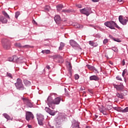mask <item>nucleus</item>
<instances>
[{
	"instance_id": "nucleus-1",
	"label": "nucleus",
	"mask_w": 128,
	"mask_h": 128,
	"mask_svg": "<svg viewBox=\"0 0 128 128\" xmlns=\"http://www.w3.org/2000/svg\"><path fill=\"white\" fill-rule=\"evenodd\" d=\"M62 100V98L59 97H57L54 100L52 99V95L49 96L47 99V104L49 108H51L52 110H54L55 108L54 106H52V104H60Z\"/></svg>"
},
{
	"instance_id": "nucleus-2",
	"label": "nucleus",
	"mask_w": 128,
	"mask_h": 128,
	"mask_svg": "<svg viewBox=\"0 0 128 128\" xmlns=\"http://www.w3.org/2000/svg\"><path fill=\"white\" fill-rule=\"evenodd\" d=\"M66 114H60L56 119V124L55 126L56 128H62V124L66 120Z\"/></svg>"
},
{
	"instance_id": "nucleus-3",
	"label": "nucleus",
	"mask_w": 128,
	"mask_h": 128,
	"mask_svg": "<svg viewBox=\"0 0 128 128\" xmlns=\"http://www.w3.org/2000/svg\"><path fill=\"white\" fill-rule=\"evenodd\" d=\"M104 25L111 30H115L114 28H120L118 25L114 20L107 21L104 23Z\"/></svg>"
},
{
	"instance_id": "nucleus-4",
	"label": "nucleus",
	"mask_w": 128,
	"mask_h": 128,
	"mask_svg": "<svg viewBox=\"0 0 128 128\" xmlns=\"http://www.w3.org/2000/svg\"><path fill=\"white\" fill-rule=\"evenodd\" d=\"M1 44L4 50H10V41L8 38H2L1 40Z\"/></svg>"
},
{
	"instance_id": "nucleus-5",
	"label": "nucleus",
	"mask_w": 128,
	"mask_h": 128,
	"mask_svg": "<svg viewBox=\"0 0 128 128\" xmlns=\"http://www.w3.org/2000/svg\"><path fill=\"white\" fill-rule=\"evenodd\" d=\"M15 86H16V89L18 90H24L25 88L22 84V80L20 78H17L16 82L15 83Z\"/></svg>"
},
{
	"instance_id": "nucleus-6",
	"label": "nucleus",
	"mask_w": 128,
	"mask_h": 128,
	"mask_svg": "<svg viewBox=\"0 0 128 128\" xmlns=\"http://www.w3.org/2000/svg\"><path fill=\"white\" fill-rule=\"evenodd\" d=\"M118 20L122 24V26H126L128 22V18H123L122 16H120L118 17Z\"/></svg>"
},
{
	"instance_id": "nucleus-7",
	"label": "nucleus",
	"mask_w": 128,
	"mask_h": 128,
	"mask_svg": "<svg viewBox=\"0 0 128 128\" xmlns=\"http://www.w3.org/2000/svg\"><path fill=\"white\" fill-rule=\"evenodd\" d=\"M22 100L24 104H25L26 105L28 108H32V106H34V105L32 102H30V100L26 98H22Z\"/></svg>"
},
{
	"instance_id": "nucleus-8",
	"label": "nucleus",
	"mask_w": 128,
	"mask_h": 128,
	"mask_svg": "<svg viewBox=\"0 0 128 128\" xmlns=\"http://www.w3.org/2000/svg\"><path fill=\"white\" fill-rule=\"evenodd\" d=\"M34 114L32 112H28L26 114V118L28 122H30V120H34Z\"/></svg>"
},
{
	"instance_id": "nucleus-9",
	"label": "nucleus",
	"mask_w": 128,
	"mask_h": 128,
	"mask_svg": "<svg viewBox=\"0 0 128 128\" xmlns=\"http://www.w3.org/2000/svg\"><path fill=\"white\" fill-rule=\"evenodd\" d=\"M80 12L82 14H85L87 16H88L90 14V12L88 8H84L80 10Z\"/></svg>"
},
{
	"instance_id": "nucleus-10",
	"label": "nucleus",
	"mask_w": 128,
	"mask_h": 128,
	"mask_svg": "<svg viewBox=\"0 0 128 128\" xmlns=\"http://www.w3.org/2000/svg\"><path fill=\"white\" fill-rule=\"evenodd\" d=\"M45 110L46 112L49 114H50V116H55L56 114V112H54V110H52L47 107L45 108Z\"/></svg>"
},
{
	"instance_id": "nucleus-11",
	"label": "nucleus",
	"mask_w": 128,
	"mask_h": 128,
	"mask_svg": "<svg viewBox=\"0 0 128 128\" xmlns=\"http://www.w3.org/2000/svg\"><path fill=\"white\" fill-rule=\"evenodd\" d=\"M70 44L72 48H78V46H80V45L74 40H70Z\"/></svg>"
},
{
	"instance_id": "nucleus-12",
	"label": "nucleus",
	"mask_w": 128,
	"mask_h": 128,
	"mask_svg": "<svg viewBox=\"0 0 128 128\" xmlns=\"http://www.w3.org/2000/svg\"><path fill=\"white\" fill-rule=\"evenodd\" d=\"M114 88H116V90L120 92V90H124V85L122 84L119 85L114 84Z\"/></svg>"
},
{
	"instance_id": "nucleus-13",
	"label": "nucleus",
	"mask_w": 128,
	"mask_h": 128,
	"mask_svg": "<svg viewBox=\"0 0 128 128\" xmlns=\"http://www.w3.org/2000/svg\"><path fill=\"white\" fill-rule=\"evenodd\" d=\"M8 22V20L6 18L3 16H0V24H6Z\"/></svg>"
},
{
	"instance_id": "nucleus-14",
	"label": "nucleus",
	"mask_w": 128,
	"mask_h": 128,
	"mask_svg": "<svg viewBox=\"0 0 128 128\" xmlns=\"http://www.w3.org/2000/svg\"><path fill=\"white\" fill-rule=\"evenodd\" d=\"M100 80V78L97 76H92L90 77V80H95L96 82L98 80Z\"/></svg>"
},
{
	"instance_id": "nucleus-15",
	"label": "nucleus",
	"mask_w": 128,
	"mask_h": 128,
	"mask_svg": "<svg viewBox=\"0 0 128 128\" xmlns=\"http://www.w3.org/2000/svg\"><path fill=\"white\" fill-rule=\"evenodd\" d=\"M36 118L38 120H44V116L42 114H36Z\"/></svg>"
},
{
	"instance_id": "nucleus-16",
	"label": "nucleus",
	"mask_w": 128,
	"mask_h": 128,
	"mask_svg": "<svg viewBox=\"0 0 128 128\" xmlns=\"http://www.w3.org/2000/svg\"><path fill=\"white\" fill-rule=\"evenodd\" d=\"M72 128H80V123L78 122H75L72 123Z\"/></svg>"
},
{
	"instance_id": "nucleus-17",
	"label": "nucleus",
	"mask_w": 128,
	"mask_h": 128,
	"mask_svg": "<svg viewBox=\"0 0 128 128\" xmlns=\"http://www.w3.org/2000/svg\"><path fill=\"white\" fill-rule=\"evenodd\" d=\"M72 26L76 28H84V26L82 25H80L78 23H73Z\"/></svg>"
},
{
	"instance_id": "nucleus-18",
	"label": "nucleus",
	"mask_w": 128,
	"mask_h": 128,
	"mask_svg": "<svg viewBox=\"0 0 128 128\" xmlns=\"http://www.w3.org/2000/svg\"><path fill=\"white\" fill-rule=\"evenodd\" d=\"M89 44L91 46H94L96 48V46H98V44L96 42H94L92 41H90L89 42Z\"/></svg>"
},
{
	"instance_id": "nucleus-19",
	"label": "nucleus",
	"mask_w": 128,
	"mask_h": 128,
	"mask_svg": "<svg viewBox=\"0 0 128 128\" xmlns=\"http://www.w3.org/2000/svg\"><path fill=\"white\" fill-rule=\"evenodd\" d=\"M116 96L117 98H121V100H122L124 98V94L122 93L120 94L118 92L116 93Z\"/></svg>"
},
{
	"instance_id": "nucleus-20",
	"label": "nucleus",
	"mask_w": 128,
	"mask_h": 128,
	"mask_svg": "<svg viewBox=\"0 0 128 128\" xmlns=\"http://www.w3.org/2000/svg\"><path fill=\"white\" fill-rule=\"evenodd\" d=\"M54 20L56 22H58L60 20V16L58 15H56L54 16Z\"/></svg>"
},
{
	"instance_id": "nucleus-21",
	"label": "nucleus",
	"mask_w": 128,
	"mask_h": 128,
	"mask_svg": "<svg viewBox=\"0 0 128 128\" xmlns=\"http://www.w3.org/2000/svg\"><path fill=\"white\" fill-rule=\"evenodd\" d=\"M24 84H25V86H30V82L27 80H24Z\"/></svg>"
},
{
	"instance_id": "nucleus-22",
	"label": "nucleus",
	"mask_w": 128,
	"mask_h": 128,
	"mask_svg": "<svg viewBox=\"0 0 128 128\" xmlns=\"http://www.w3.org/2000/svg\"><path fill=\"white\" fill-rule=\"evenodd\" d=\"M12 58H13V62H18V60H20V58H18V56H12Z\"/></svg>"
},
{
	"instance_id": "nucleus-23",
	"label": "nucleus",
	"mask_w": 128,
	"mask_h": 128,
	"mask_svg": "<svg viewBox=\"0 0 128 128\" xmlns=\"http://www.w3.org/2000/svg\"><path fill=\"white\" fill-rule=\"evenodd\" d=\"M3 116L8 120H10V116L6 113L3 114Z\"/></svg>"
},
{
	"instance_id": "nucleus-24",
	"label": "nucleus",
	"mask_w": 128,
	"mask_h": 128,
	"mask_svg": "<svg viewBox=\"0 0 128 128\" xmlns=\"http://www.w3.org/2000/svg\"><path fill=\"white\" fill-rule=\"evenodd\" d=\"M64 47V42H61L60 43V46L58 48L60 50H62V48Z\"/></svg>"
},
{
	"instance_id": "nucleus-25",
	"label": "nucleus",
	"mask_w": 128,
	"mask_h": 128,
	"mask_svg": "<svg viewBox=\"0 0 128 128\" xmlns=\"http://www.w3.org/2000/svg\"><path fill=\"white\" fill-rule=\"evenodd\" d=\"M68 70L70 72V74H72V64L70 63H69L68 64Z\"/></svg>"
},
{
	"instance_id": "nucleus-26",
	"label": "nucleus",
	"mask_w": 128,
	"mask_h": 128,
	"mask_svg": "<svg viewBox=\"0 0 128 128\" xmlns=\"http://www.w3.org/2000/svg\"><path fill=\"white\" fill-rule=\"evenodd\" d=\"M2 14H4V16H6V18H10V16H8L6 11H2Z\"/></svg>"
},
{
	"instance_id": "nucleus-27",
	"label": "nucleus",
	"mask_w": 128,
	"mask_h": 128,
	"mask_svg": "<svg viewBox=\"0 0 128 128\" xmlns=\"http://www.w3.org/2000/svg\"><path fill=\"white\" fill-rule=\"evenodd\" d=\"M57 8V10H62V8H64V5L62 4H60L57 6H56Z\"/></svg>"
},
{
	"instance_id": "nucleus-28",
	"label": "nucleus",
	"mask_w": 128,
	"mask_h": 128,
	"mask_svg": "<svg viewBox=\"0 0 128 128\" xmlns=\"http://www.w3.org/2000/svg\"><path fill=\"white\" fill-rule=\"evenodd\" d=\"M86 67L88 68V70H94V66H92L90 64H87L86 65Z\"/></svg>"
},
{
	"instance_id": "nucleus-29",
	"label": "nucleus",
	"mask_w": 128,
	"mask_h": 128,
	"mask_svg": "<svg viewBox=\"0 0 128 128\" xmlns=\"http://www.w3.org/2000/svg\"><path fill=\"white\" fill-rule=\"evenodd\" d=\"M14 46L17 48H22V44H20V43L16 42L14 44Z\"/></svg>"
},
{
	"instance_id": "nucleus-30",
	"label": "nucleus",
	"mask_w": 128,
	"mask_h": 128,
	"mask_svg": "<svg viewBox=\"0 0 128 128\" xmlns=\"http://www.w3.org/2000/svg\"><path fill=\"white\" fill-rule=\"evenodd\" d=\"M38 124L42 126H44V120H38Z\"/></svg>"
},
{
	"instance_id": "nucleus-31",
	"label": "nucleus",
	"mask_w": 128,
	"mask_h": 128,
	"mask_svg": "<svg viewBox=\"0 0 128 128\" xmlns=\"http://www.w3.org/2000/svg\"><path fill=\"white\" fill-rule=\"evenodd\" d=\"M112 50L115 52H118V48L116 47H112Z\"/></svg>"
},
{
	"instance_id": "nucleus-32",
	"label": "nucleus",
	"mask_w": 128,
	"mask_h": 128,
	"mask_svg": "<svg viewBox=\"0 0 128 128\" xmlns=\"http://www.w3.org/2000/svg\"><path fill=\"white\" fill-rule=\"evenodd\" d=\"M20 12H16V14H15L16 18H18V16H20Z\"/></svg>"
},
{
	"instance_id": "nucleus-33",
	"label": "nucleus",
	"mask_w": 128,
	"mask_h": 128,
	"mask_svg": "<svg viewBox=\"0 0 128 128\" xmlns=\"http://www.w3.org/2000/svg\"><path fill=\"white\" fill-rule=\"evenodd\" d=\"M32 48V46H30V45H25L22 46V48Z\"/></svg>"
},
{
	"instance_id": "nucleus-34",
	"label": "nucleus",
	"mask_w": 128,
	"mask_h": 128,
	"mask_svg": "<svg viewBox=\"0 0 128 128\" xmlns=\"http://www.w3.org/2000/svg\"><path fill=\"white\" fill-rule=\"evenodd\" d=\"M6 76L10 78H12V75L10 73L7 72Z\"/></svg>"
},
{
	"instance_id": "nucleus-35",
	"label": "nucleus",
	"mask_w": 128,
	"mask_h": 128,
	"mask_svg": "<svg viewBox=\"0 0 128 128\" xmlns=\"http://www.w3.org/2000/svg\"><path fill=\"white\" fill-rule=\"evenodd\" d=\"M122 112H128V106L122 110Z\"/></svg>"
},
{
	"instance_id": "nucleus-36",
	"label": "nucleus",
	"mask_w": 128,
	"mask_h": 128,
	"mask_svg": "<svg viewBox=\"0 0 128 128\" xmlns=\"http://www.w3.org/2000/svg\"><path fill=\"white\" fill-rule=\"evenodd\" d=\"M108 38L104 39L103 41V44H108Z\"/></svg>"
},
{
	"instance_id": "nucleus-37",
	"label": "nucleus",
	"mask_w": 128,
	"mask_h": 128,
	"mask_svg": "<svg viewBox=\"0 0 128 128\" xmlns=\"http://www.w3.org/2000/svg\"><path fill=\"white\" fill-rule=\"evenodd\" d=\"M114 40V42H122L120 39L118 38H113Z\"/></svg>"
},
{
	"instance_id": "nucleus-38",
	"label": "nucleus",
	"mask_w": 128,
	"mask_h": 128,
	"mask_svg": "<svg viewBox=\"0 0 128 128\" xmlns=\"http://www.w3.org/2000/svg\"><path fill=\"white\" fill-rule=\"evenodd\" d=\"M94 72H97L98 74V69L94 67L93 70H92Z\"/></svg>"
},
{
	"instance_id": "nucleus-39",
	"label": "nucleus",
	"mask_w": 128,
	"mask_h": 128,
	"mask_svg": "<svg viewBox=\"0 0 128 128\" xmlns=\"http://www.w3.org/2000/svg\"><path fill=\"white\" fill-rule=\"evenodd\" d=\"M74 78L76 80H78L80 78V76L78 74H76L74 76Z\"/></svg>"
},
{
	"instance_id": "nucleus-40",
	"label": "nucleus",
	"mask_w": 128,
	"mask_h": 128,
	"mask_svg": "<svg viewBox=\"0 0 128 128\" xmlns=\"http://www.w3.org/2000/svg\"><path fill=\"white\" fill-rule=\"evenodd\" d=\"M8 62H14V59L12 58V56L8 58Z\"/></svg>"
},
{
	"instance_id": "nucleus-41",
	"label": "nucleus",
	"mask_w": 128,
	"mask_h": 128,
	"mask_svg": "<svg viewBox=\"0 0 128 128\" xmlns=\"http://www.w3.org/2000/svg\"><path fill=\"white\" fill-rule=\"evenodd\" d=\"M126 74V70H124L122 74V76H124V74Z\"/></svg>"
},
{
	"instance_id": "nucleus-42",
	"label": "nucleus",
	"mask_w": 128,
	"mask_h": 128,
	"mask_svg": "<svg viewBox=\"0 0 128 128\" xmlns=\"http://www.w3.org/2000/svg\"><path fill=\"white\" fill-rule=\"evenodd\" d=\"M76 6L78 8H82V4H77Z\"/></svg>"
},
{
	"instance_id": "nucleus-43",
	"label": "nucleus",
	"mask_w": 128,
	"mask_h": 128,
	"mask_svg": "<svg viewBox=\"0 0 128 128\" xmlns=\"http://www.w3.org/2000/svg\"><path fill=\"white\" fill-rule=\"evenodd\" d=\"M116 80H122V78L118 76L116 77Z\"/></svg>"
},
{
	"instance_id": "nucleus-44",
	"label": "nucleus",
	"mask_w": 128,
	"mask_h": 128,
	"mask_svg": "<svg viewBox=\"0 0 128 128\" xmlns=\"http://www.w3.org/2000/svg\"><path fill=\"white\" fill-rule=\"evenodd\" d=\"M50 52V50H45V54H48Z\"/></svg>"
},
{
	"instance_id": "nucleus-45",
	"label": "nucleus",
	"mask_w": 128,
	"mask_h": 128,
	"mask_svg": "<svg viewBox=\"0 0 128 128\" xmlns=\"http://www.w3.org/2000/svg\"><path fill=\"white\" fill-rule=\"evenodd\" d=\"M50 6H46V8H45V10H46L47 12H48L50 10Z\"/></svg>"
},
{
	"instance_id": "nucleus-46",
	"label": "nucleus",
	"mask_w": 128,
	"mask_h": 128,
	"mask_svg": "<svg viewBox=\"0 0 128 128\" xmlns=\"http://www.w3.org/2000/svg\"><path fill=\"white\" fill-rule=\"evenodd\" d=\"M52 58H53L54 60H56V58H58V56L56 55L52 56Z\"/></svg>"
},
{
	"instance_id": "nucleus-47",
	"label": "nucleus",
	"mask_w": 128,
	"mask_h": 128,
	"mask_svg": "<svg viewBox=\"0 0 128 128\" xmlns=\"http://www.w3.org/2000/svg\"><path fill=\"white\" fill-rule=\"evenodd\" d=\"M88 92H90V94H93L92 90L91 89H88Z\"/></svg>"
},
{
	"instance_id": "nucleus-48",
	"label": "nucleus",
	"mask_w": 128,
	"mask_h": 128,
	"mask_svg": "<svg viewBox=\"0 0 128 128\" xmlns=\"http://www.w3.org/2000/svg\"><path fill=\"white\" fill-rule=\"evenodd\" d=\"M62 12H68V10H62Z\"/></svg>"
},
{
	"instance_id": "nucleus-49",
	"label": "nucleus",
	"mask_w": 128,
	"mask_h": 128,
	"mask_svg": "<svg viewBox=\"0 0 128 128\" xmlns=\"http://www.w3.org/2000/svg\"><path fill=\"white\" fill-rule=\"evenodd\" d=\"M100 0H92V2H99Z\"/></svg>"
},
{
	"instance_id": "nucleus-50",
	"label": "nucleus",
	"mask_w": 128,
	"mask_h": 128,
	"mask_svg": "<svg viewBox=\"0 0 128 128\" xmlns=\"http://www.w3.org/2000/svg\"><path fill=\"white\" fill-rule=\"evenodd\" d=\"M125 62H124V60H122V66H124V64H125Z\"/></svg>"
},
{
	"instance_id": "nucleus-51",
	"label": "nucleus",
	"mask_w": 128,
	"mask_h": 128,
	"mask_svg": "<svg viewBox=\"0 0 128 128\" xmlns=\"http://www.w3.org/2000/svg\"><path fill=\"white\" fill-rule=\"evenodd\" d=\"M46 68H48V70H50V66H46Z\"/></svg>"
},
{
	"instance_id": "nucleus-52",
	"label": "nucleus",
	"mask_w": 128,
	"mask_h": 128,
	"mask_svg": "<svg viewBox=\"0 0 128 128\" xmlns=\"http://www.w3.org/2000/svg\"><path fill=\"white\" fill-rule=\"evenodd\" d=\"M42 54H46V50H42Z\"/></svg>"
},
{
	"instance_id": "nucleus-53",
	"label": "nucleus",
	"mask_w": 128,
	"mask_h": 128,
	"mask_svg": "<svg viewBox=\"0 0 128 128\" xmlns=\"http://www.w3.org/2000/svg\"><path fill=\"white\" fill-rule=\"evenodd\" d=\"M4 72V69H1V70H0V72Z\"/></svg>"
},
{
	"instance_id": "nucleus-54",
	"label": "nucleus",
	"mask_w": 128,
	"mask_h": 128,
	"mask_svg": "<svg viewBox=\"0 0 128 128\" xmlns=\"http://www.w3.org/2000/svg\"><path fill=\"white\" fill-rule=\"evenodd\" d=\"M28 128H32V126H30V125H28Z\"/></svg>"
},
{
	"instance_id": "nucleus-55",
	"label": "nucleus",
	"mask_w": 128,
	"mask_h": 128,
	"mask_svg": "<svg viewBox=\"0 0 128 128\" xmlns=\"http://www.w3.org/2000/svg\"><path fill=\"white\" fill-rule=\"evenodd\" d=\"M118 2H122V0H118Z\"/></svg>"
},
{
	"instance_id": "nucleus-56",
	"label": "nucleus",
	"mask_w": 128,
	"mask_h": 128,
	"mask_svg": "<svg viewBox=\"0 0 128 128\" xmlns=\"http://www.w3.org/2000/svg\"><path fill=\"white\" fill-rule=\"evenodd\" d=\"M98 115H95V118H98Z\"/></svg>"
},
{
	"instance_id": "nucleus-57",
	"label": "nucleus",
	"mask_w": 128,
	"mask_h": 128,
	"mask_svg": "<svg viewBox=\"0 0 128 128\" xmlns=\"http://www.w3.org/2000/svg\"><path fill=\"white\" fill-rule=\"evenodd\" d=\"M103 114H104L105 116H106V113L105 112H103Z\"/></svg>"
},
{
	"instance_id": "nucleus-58",
	"label": "nucleus",
	"mask_w": 128,
	"mask_h": 128,
	"mask_svg": "<svg viewBox=\"0 0 128 128\" xmlns=\"http://www.w3.org/2000/svg\"><path fill=\"white\" fill-rule=\"evenodd\" d=\"M49 126L50 128H54V126H50V124H49Z\"/></svg>"
},
{
	"instance_id": "nucleus-59",
	"label": "nucleus",
	"mask_w": 128,
	"mask_h": 128,
	"mask_svg": "<svg viewBox=\"0 0 128 128\" xmlns=\"http://www.w3.org/2000/svg\"><path fill=\"white\" fill-rule=\"evenodd\" d=\"M33 22H34L35 24H36V21H35L34 20H33Z\"/></svg>"
},
{
	"instance_id": "nucleus-60",
	"label": "nucleus",
	"mask_w": 128,
	"mask_h": 128,
	"mask_svg": "<svg viewBox=\"0 0 128 128\" xmlns=\"http://www.w3.org/2000/svg\"><path fill=\"white\" fill-rule=\"evenodd\" d=\"M86 128H90V126H86Z\"/></svg>"
},
{
	"instance_id": "nucleus-61",
	"label": "nucleus",
	"mask_w": 128,
	"mask_h": 128,
	"mask_svg": "<svg viewBox=\"0 0 128 128\" xmlns=\"http://www.w3.org/2000/svg\"><path fill=\"white\" fill-rule=\"evenodd\" d=\"M124 92H127L126 91V90H124Z\"/></svg>"
},
{
	"instance_id": "nucleus-62",
	"label": "nucleus",
	"mask_w": 128,
	"mask_h": 128,
	"mask_svg": "<svg viewBox=\"0 0 128 128\" xmlns=\"http://www.w3.org/2000/svg\"><path fill=\"white\" fill-rule=\"evenodd\" d=\"M112 36H110V38H112Z\"/></svg>"
},
{
	"instance_id": "nucleus-63",
	"label": "nucleus",
	"mask_w": 128,
	"mask_h": 128,
	"mask_svg": "<svg viewBox=\"0 0 128 128\" xmlns=\"http://www.w3.org/2000/svg\"><path fill=\"white\" fill-rule=\"evenodd\" d=\"M111 64H112V63H111Z\"/></svg>"
},
{
	"instance_id": "nucleus-64",
	"label": "nucleus",
	"mask_w": 128,
	"mask_h": 128,
	"mask_svg": "<svg viewBox=\"0 0 128 128\" xmlns=\"http://www.w3.org/2000/svg\"><path fill=\"white\" fill-rule=\"evenodd\" d=\"M111 64H112V63H111Z\"/></svg>"
}]
</instances>
